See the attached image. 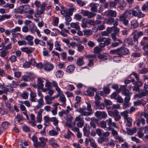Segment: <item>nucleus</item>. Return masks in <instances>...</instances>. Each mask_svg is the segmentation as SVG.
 <instances>
[{
    "label": "nucleus",
    "instance_id": "f257e3e1",
    "mask_svg": "<svg viewBox=\"0 0 148 148\" xmlns=\"http://www.w3.org/2000/svg\"><path fill=\"white\" fill-rule=\"evenodd\" d=\"M86 107H83L82 108H77L76 111L79 113H82L83 115L84 116H89L92 114L93 113V111L91 108V106L90 103L87 104V110L88 111H86Z\"/></svg>",
    "mask_w": 148,
    "mask_h": 148
},
{
    "label": "nucleus",
    "instance_id": "f03ea898",
    "mask_svg": "<svg viewBox=\"0 0 148 148\" xmlns=\"http://www.w3.org/2000/svg\"><path fill=\"white\" fill-rule=\"evenodd\" d=\"M40 141L38 142L37 144H35V148H40L39 147H44L46 145V142L48 140L47 138H44L43 137H40L39 138Z\"/></svg>",
    "mask_w": 148,
    "mask_h": 148
},
{
    "label": "nucleus",
    "instance_id": "7ed1b4c3",
    "mask_svg": "<svg viewBox=\"0 0 148 148\" xmlns=\"http://www.w3.org/2000/svg\"><path fill=\"white\" fill-rule=\"evenodd\" d=\"M118 110H115L113 111H109L108 114L109 116L114 117V120L116 121H119L121 119V116L119 114Z\"/></svg>",
    "mask_w": 148,
    "mask_h": 148
},
{
    "label": "nucleus",
    "instance_id": "20e7f679",
    "mask_svg": "<svg viewBox=\"0 0 148 148\" xmlns=\"http://www.w3.org/2000/svg\"><path fill=\"white\" fill-rule=\"evenodd\" d=\"M130 53L129 50L127 48L121 47L119 48V57H121L123 56L128 54Z\"/></svg>",
    "mask_w": 148,
    "mask_h": 148
},
{
    "label": "nucleus",
    "instance_id": "39448f33",
    "mask_svg": "<svg viewBox=\"0 0 148 148\" xmlns=\"http://www.w3.org/2000/svg\"><path fill=\"white\" fill-rule=\"evenodd\" d=\"M126 40L128 42L129 45H130L134 47H136L138 45V40L134 38V36L133 38H127Z\"/></svg>",
    "mask_w": 148,
    "mask_h": 148
},
{
    "label": "nucleus",
    "instance_id": "423d86ee",
    "mask_svg": "<svg viewBox=\"0 0 148 148\" xmlns=\"http://www.w3.org/2000/svg\"><path fill=\"white\" fill-rule=\"evenodd\" d=\"M132 12L130 10H127L125 11L123 14L120 17H122V20L124 19V18L130 19L132 16Z\"/></svg>",
    "mask_w": 148,
    "mask_h": 148
},
{
    "label": "nucleus",
    "instance_id": "0eeeda50",
    "mask_svg": "<svg viewBox=\"0 0 148 148\" xmlns=\"http://www.w3.org/2000/svg\"><path fill=\"white\" fill-rule=\"evenodd\" d=\"M81 13L84 16H87L89 18H92L95 16L96 14L92 12H89L88 10H82L81 11Z\"/></svg>",
    "mask_w": 148,
    "mask_h": 148
},
{
    "label": "nucleus",
    "instance_id": "6e6552de",
    "mask_svg": "<svg viewBox=\"0 0 148 148\" xmlns=\"http://www.w3.org/2000/svg\"><path fill=\"white\" fill-rule=\"evenodd\" d=\"M95 116L99 119L105 118L107 116V114L105 112L97 111L95 113Z\"/></svg>",
    "mask_w": 148,
    "mask_h": 148
},
{
    "label": "nucleus",
    "instance_id": "1a4fd4ad",
    "mask_svg": "<svg viewBox=\"0 0 148 148\" xmlns=\"http://www.w3.org/2000/svg\"><path fill=\"white\" fill-rule=\"evenodd\" d=\"M111 40H112L109 38L101 37L97 39L98 42H103L105 43V45L106 46H108L110 44Z\"/></svg>",
    "mask_w": 148,
    "mask_h": 148
},
{
    "label": "nucleus",
    "instance_id": "9d476101",
    "mask_svg": "<svg viewBox=\"0 0 148 148\" xmlns=\"http://www.w3.org/2000/svg\"><path fill=\"white\" fill-rule=\"evenodd\" d=\"M99 6V5L98 3L93 2L91 3L89 5L91 11L94 12H97L98 8Z\"/></svg>",
    "mask_w": 148,
    "mask_h": 148
},
{
    "label": "nucleus",
    "instance_id": "9b49d317",
    "mask_svg": "<svg viewBox=\"0 0 148 148\" xmlns=\"http://www.w3.org/2000/svg\"><path fill=\"white\" fill-rule=\"evenodd\" d=\"M21 31V27L18 26H16L14 28L12 29L11 31L12 37L13 38H16L17 36V34H16V32H20ZM17 34L20 35V33H18Z\"/></svg>",
    "mask_w": 148,
    "mask_h": 148
},
{
    "label": "nucleus",
    "instance_id": "f8f14e48",
    "mask_svg": "<svg viewBox=\"0 0 148 148\" xmlns=\"http://www.w3.org/2000/svg\"><path fill=\"white\" fill-rule=\"evenodd\" d=\"M97 89L95 88L92 87L89 88L86 91L87 95L88 96H93L94 95V92H96Z\"/></svg>",
    "mask_w": 148,
    "mask_h": 148
},
{
    "label": "nucleus",
    "instance_id": "ddd939ff",
    "mask_svg": "<svg viewBox=\"0 0 148 148\" xmlns=\"http://www.w3.org/2000/svg\"><path fill=\"white\" fill-rule=\"evenodd\" d=\"M99 122V120L95 119V118H92L90 119V126L91 127H93L94 128H95L96 127V124H97Z\"/></svg>",
    "mask_w": 148,
    "mask_h": 148
},
{
    "label": "nucleus",
    "instance_id": "4468645a",
    "mask_svg": "<svg viewBox=\"0 0 148 148\" xmlns=\"http://www.w3.org/2000/svg\"><path fill=\"white\" fill-rule=\"evenodd\" d=\"M53 67L52 64L47 63L43 65V68L44 69L47 71H50L52 70Z\"/></svg>",
    "mask_w": 148,
    "mask_h": 148
},
{
    "label": "nucleus",
    "instance_id": "2eb2a0df",
    "mask_svg": "<svg viewBox=\"0 0 148 148\" xmlns=\"http://www.w3.org/2000/svg\"><path fill=\"white\" fill-rule=\"evenodd\" d=\"M106 16L110 17H115L116 16V12L112 10H108Z\"/></svg>",
    "mask_w": 148,
    "mask_h": 148
},
{
    "label": "nucleus",
    "instance_id": "dca6fc26",
    "mask_svg": "<svg viewBox=\"0 0 148 148\" xmlns=\"http://www.w3.org/2000/svg\"><path fill=\"white\" fill-rule=\"evenodd\" d=\"M107 29L110 32L112 31H114V34H118L119 30V29L118 28L114 26H112L110 28L108 27Z\"/></svg>",
    "mask_w": 148,
    "mask_h": 148
},
{
    "label": "nucleus",
    "instance_id": "f3484780",
    "mask_svg": "<svg viewBox=\"0 0 148 148\" xmlns=\"http://www.w3.org/2000/svg\"><path fill=\"white\" fill-rule=\"evenodd\" d=\"M83 57L81 56L79 57L77 59L76 64L77 66H81L84 64V62L83 60Z\"/></svg>",
    "mask_w": 148,
    "mask_h": 148
},
{
    "label": "nucleus",
    "instance_id": "a211bd4d",
    "mask_svg": "<svg viewBox=\"0 0 148 148\" xmlns=\"http://www.w3.org/2000/svg\"><path fill=\"white\" fill-rule=\"evenodd\" d=\"M75 69V67L74 65H70L67 67L66 71L69 73H71L74 71Z\"/></svg>",
    "mask_w": 148,
    "mask_h": 148
},
{
    "label": "nucleus",
    "instance_id": "6ab92c4d",
    "mask_svg": "<svg viewBox=\"0 0 148 148\" xmlns=\"http://www.w3.org/2000/svg\"><path fill=\"white\" fill-rule=\"evenodd\" d=\"M136 127H133L132 129L129 128H126L127 134L130 135H132L133 134L136 133Z\"/></svg>",
    "mask_w": 148,
    "mask_h": 148
},
{
    "label": "nucleus",
    "instance_id": "aec40b11",
    "mask_svg": "<svg viewBox=\"0 0 148 148\" xmlns=\"http://www.w3.org/2000/svg\"><path fill=\"white\" fill-rule=\"evenodd\" d=\"M108 138L107 137L105 136L100 137L98 138V142L100 144H102L103 142L107 141L108 140Z\"/></svg>",
    "mask_w": 148,
    "mask_h": 148
},
{
    "label": "nucleus",
    "instance_id": "412c9836",
    "mask_svg": "<svg viewBox=\"0 0 148 148\" xmlns=\"http://www.w3.org/2000/svg\"><path fill=\"white\" fill-rule=\"evenodd\" d=\"M138 26V24L137 20H134L131 22V26L132 28L134 29L137 27Z\"/></svg>",
    "mask_w": 148,
    "mask_h": 148
},
{
    "label": "nucleus",
    "instance_id": "4be33fe9",
    "mask_svg": "<svg viewBox=\"0 0 148 148\" xmlns=\"http://www.w3.org/2000/svg\"><path fill=\"white\" fill-rule=\"evenodd\" d=\"M143 32L141 31H139L138 32H135L133 34V36L134 37V38H136L138 40V38L141 36L143 35Z\"/></svg>",
    "mask_w": 148,
    "mask_h": 148
},
{
    "label": "nucleus",
    "instance_id": "5701e85b",
    "mask_svg": "<svg viewBox=\"0 0 148 148\" xmlns=\"http://www.w3.org/2000/svg\"><path fill=\"white\" fill-rule=\"evenodd\" d=\"M37 81L38 82L37 86L38 88L42 89L44 86L43 84L44 81L40 78H38Z\"/></svg>",
    "mask_w": 148,
    "mask_h": 148
},
{
    "label": "nucleus",
    "instance_id": "b1692460",
    "mask_svg": "<svg viewBox=\"0 0 148 148\" xmlns=\"http://www.w3.org/2000/svg\"><path fill=\"white\" fill-rule=\"evenodd\" d=\"M89 141L90 145L94 148H96L97 147V145L95 144L94 140L92 138H89L88 141Z\"/></svg>",
    "mask_w": 148,
    "mask_h": 148
},
{
    "label": "nucleus",
    "instance_id": "393cba45",
    "mask_svg": "<svg viewBox=\"0 0 148 148\" xmlns=\"http://www.w3.org/2000/svg\"><path fill=\"white\" fill-rule=\"evenodd\" d=\"M80 113L81 114L79 115L78 116L76 117L75 121L79 122L84 121L83 116H84V115H83L82 113Z\"/></svg>",
    "mask_w": 148,
    "mask_h": 148
},
{
    "label": "nucleus",
    "instance_id": "a878e982",
    "mask_svg": "<svg viewBox=\"0 0 148 148\" xmlns=\"http://www.w3.org/2000/svg\"><path fill=\"white\" fill-rule=\"evenodd\" d=\"M60 8H61L60 12L62 15H64L65 14H67V9L64 7L63 5L61 6Z\"/></svg>",
    "mask_w": 148,
    "mask_h": 148
},
{
    "label": "nucleus",
    "instance_id": "bb28decb",
    "mask_svg": "<svg viewBox=\"0 0 148 148\" xmlns=\"http://www.w3.org/2000/svg\"><path fill=\"white\" fill-rule=\"evenodd\" d=\"M11 45V44L10 43L8 44L6 46H5L4 45V43H2L0 47H2V49L6 50L9 49H11L12 47Z\"/></svg>",
    "mask_w": 148,
    "mask_h": 148
},
{
    "label": "nucleus",
    "instance_id": "cd10ccee",
    "mask_svg": "<svg viewBox=\"0 0 148 148\" xmlns=\"http://www.w3.org/2000/svg\"><path fill=\"white\" fill-rule=\"evenodd\" d=\"M84 136H87L89 133V130L87 126H85L83 129Z\"/></svg>",
    "mask_w": 148,
    "mask_h": 148
},
{
    "label": "nucleus",
    "instance_id": "c85d7f7f",
    "mask_svg": "<svg viewBox=\"0 0 148 148\" xmlns=\"http://www.w3.org/2000/svg\"><path fill=\"white\" fill-rule=\"evenodd\" d=\"M70 25L71 27L75 28L76 29L78 30H79L80 29V27L78 25V23H71L70 24Z\"/></svg>",
    "mask_w": 148,
    "mask_h": 148
},
{
    "label": "nucleus",
    "instance_id": "c756f323",
    "mask_svg": "<svg viewBox=\"0 0 148 148\" xmlns=\"http://www.w3.org/2000/svg\"><path fill=\"white\" fill-rule=\"evenodd\" d=\"M10 125V123L8 122H4L1 124L2 127L3 129H5L9 127Z\"/></svg>",
    "mask_w": 148,
    "mask_h": 148
},
{
    "label": "nucleus",
    "instance_id": "7c9ffc66",
    "mask_svg": "<svg viewBox=\"0 0 148 148\" xmlns=\"http://www.w3.org/2000/svg\"><path fill=\"white\" fill-rule=\"evenodd\" d=\"M127 120V123L126 124V126L129 127H131L132 126V119L130 117H128L126 119Z\"/></svg>",
    "mask_w": 148,
    "mask_h": 148
},
{
    "label": "nucleus",
    "instance_id": "2f4dec72",
    "mask_svg": "<svg viewBox=\"0 0 148 148\" xmlns=\"http://www.w3.org/2000/svg\"><path fill=\"white\" fill-rule=\"evenodd\" d=\"M44 11L40 10V11L37 9L36 13H35L34 15L36 17H38L40 16V15L43 13Z\"/></svg>",
    "mask_w": 148,
    "mask_h": 148
},
{
    "label": "nucleus",
    "instance_id": "473e14b6",
    "mask_svg": "<svg viewBox=\"0 0 148 148\" xmlns=\"http://www.w3.org/2000/svg\"><path fill=\"white\" fill-rule=\"evenodd\" d=\"M21 50L23 52H26L27 54L31 53L32 52V50L28 48H22Z\"/></svg>",
    "mask_w": 148,
    "mask_h": 148
},
{
    "label": "nucleus",
    "instance_id": "72a5a7b5",
    "mask_svg": "<svg viewBox=\"0 0 148 148\" xmlns=\"http://www.w3.org/2000/svg\"><path fill=\"white\" fill-rule=\"evenodd\" d=\"M50 98V97L49 95H47L45 97V100L47 104H50L52 103V102Z\"/></svg>",
    "mask_w": 148,
    "mask_h": 148
},
{
    "label": "nucleus",
    "instance_id": "f704fd0d",
    "mask_svg": "<svg viewBox=\"0 0 148 148\" xmlns=\"http://www.w3.org/2000/svg\"><path fill=\"white\" fill-rule=\"evenodd\" d=\"M142 9L143 11L147 12L148 11V2L142 6Z\"/></svg>",
    "mask_w": 148,
    "mask_h": 148
},
{
    "label": "nucleus",
    "instance_id": "c9c22d12",
    "mask_svg": "<svg viewBox=\"0 0 148 148\" xmlns=\"http://www.w3.org/2000/svg\"><path fill=\"white\" fill-rule=\"evenodd\" d=\"M10 17V16L9 15H5L0 16V21L5 20V19H8Z\"/></svg>",
    "mask_w": 148,
    "mask_h": 148
},
{
    "label": "nucleus",
    "instance_id": "e433bc0d",
    "mask_svg": "<svg viewBox=\"0 0 148 148\" xmlns=\"http://www.w3.org/2000/svg\"><path fill=\"white\" fill-rule=\"evenodd\" d=\"M112 39L114 41H118L120 44L123 43V42L120 40H119L115 36V35L114 34H112Z\"/></svg>",
    "mask_w": 148,
    "mask_h": 148
},
{
    "label": "nucleus",
    "instance_id": "4c0bfd02",
    "mask_svg": "<svg viewBox=\"0 0 148 148\" xmlns=\"http://www.w3.org/2000/svg\"><path fill=\"white\" fill-rule=\"evenodd\" d=\"M119 48L116 49H113L110 50V53L112 54H117L119 56ZM119 57V56H118Z\"/></svg>",
    "mask_w": 148,
    "mask_h": 148
},
{
    "label": "nucleus",
    "instance_id": "58836bf2",
    "mask_svg": "<svg viewBox=\"0 0 148 148\" xmlns=\"http://www.w3.org/2000/svg\"><path fill=\"white\" fill-rule=\"evenodd\" d=\"M102 50V49L99 47H96L94 49V52L95 53H100Z\"/></svg>",
    "mask_w": 148,
    "mask_h": 148
},
{
    "label": "nucleus",
    "instance_id": "ea45409f",
    "mask_svg": "<svg viewBox=\"0 0 148 148\" xmlns=\"http://www.w3.org/2000/svg\"><path fill=\"white\" fill-rule=\"evenodd\" d=\"M128 112L127 110L125 111H124L121 112V114L122 116H123L124 118L125 119H127V118H128L127 117V116H128Z\"/></svg>",
    "mask_w": 148,
    "mask_h": 148
},
{
    "label": "nucleus",
    "instance_id": "a19ab883",
    "mask_svg": "<svg viewBox=\"0 0 148 148\" xmlns=\"http://www.w3.org/2000/svg\"><path fill=\"white\" fill-rule=\"evenodd\" d=\"M122 17H119V19L121 21L123 22V24L125 25H127L129 22V21L128 20L126 19V18H124V19L122 20Z\"/></svg>",
    "mask_w": 148,
    "mask_h": 148
},
{
    "label": "nucleus",
    "instance_id": "79ce46f5",
    "mask_svg": "<svg viewBox=\"0 0 148 148\" xmlns=\"http://www.w3.org/2000/svg\"><path fill=\"white\" fill-rule=\"evenodd\" d=\"M117 3L114 1H111L110 3V9H112L113 8H115L116 5Z\"/></svg>",
    "mask_w": 148,
    "mask_h": 148
},
{
    "label": "nucleus",
    "instance_id": "37998d69",
    "mask_svg": "<svg viewBox=\"0 0 148 148\" xmlns=\"http://www.w3.org/2000/svg\"><path fill=\"white\" fill-rule=\"evenodd\" d=\"M55 46L56 47V48H55L56 50H58L59 51H62V49L60 48V45L59 44L57 41H56L55 42Z\"/></svg>",
    "mask_w": 148,
    "mask_h": 148
},
{
    "label": "nucleus",
    "instance_id": "c03bdc74",
    "mask_svg": "<svg viewBox=\"0 0 148 148\" xmlns=\"http://www.w3.org/2000/svg\"><path fill=\"white\" fill-rule=\"evenodd\" d=\"M103 92L106 94H108L110 92V90L109 89V88L108 86H105L103 88Z\"/></svg>",
    "mask_w": 148,
    "mask_h": 148
},
{
    "label": "nucleus",
    "instance_id": "a18cd8bd",
    "mask_svg": "<svg viewBox=\"0 0 148 148\" xmlns=\"http://www.w3.org/2000/svg\"><path fill=\"white\" fill-rule=\"evenodd\" d=\"M143 100L140 99L135 101L134 102V105L135 106H140L142 104Z\"/></svg>",
    "mask_w": 148,
    "mask_h": 148
},
{
    "label": "nucleus",
    "instance_id": "49530a36",
    "mask_svg": "<svg viewBox=\"0 0 148 148\" xmlns=\"http://www.w3.org/2000/svg\"><path fill=\"white\" fill-rule=\"evenodd\" d=\"M114 18L112 17H109L107 20V23L110 24L113 23L114 21Z\"/></svg>",
    "mask_w": 148,
    "mask_h": 148
},
{
    "label": "nucleus",
    "instance_id": "de8ad7c7",
    "mask_svg": "<svg viewBox=\"0 0 148 148\" xmlns=\"http://www.w3.org/2000/svg\"><path fill=\"white\" fill-rule=\"evenodd\" d=\"M134 84L136 86L139 87L142 86L143 85L142 82L141 81H140L139 80H137V81L135 82L134 83Z\"/></svg>",
    "mask_w": 148,
    "mask_h": 148
},
{
    "label": "nucleus",
    "instance_id": "09e8293b",
    "mask_svg": "<svg viewBox=\"0 0 148 148\" xmlns=\"http://www.w3.org/2000/svg\"><path fill=\"white\" fill-rule=\"evenodd\" d=\"M122 94L125 96L130 95V92H129L128 90L125 89L124 90H122Z\"/></svg>",
    "mask_w": 148,
    "mask_h": 148
},
{
    "label": "nucleus",
    "instance_id": "8fccbe9b",
    "mask_svg": "<svg viewBox=\"0 0 148 148\" xmlns=\"http://www.w3.org/2000/svg\"><path fill=\"white\" fill-rule=\"evenodd\" d=\"M47 45L49 47V51H51L53 49V43L49 41H48L47 42Z\"/></svg>",
    "mask_w": 148,
    "mask_h": 148
},
{
    "label": "nucleus",
    "instance_id": "3c124183",
    "mask_svg": "<svg viewBox=\"0 0 148 148\" xmlns=\"http://www.w3.org/2000/svg\"><path fill=\"white\" fill-rule=\"evenodd\" d=\"M49 134L50 136H56L58 135V132L56 131L53 130H52L50 131L49 132Z\"/></svg>",
    "mask_w": 148,
    "mask_h": 148
},
{
    "label": "nucleus",
    "instance_id": "603ef678",
    "mask_svg": "<svg viewBox=\"0 0 148 148\" xmlns=\"http://www.w3.org/2000/svg\"><path fill=\"white\" fill-rule=\"evenodd\" d=\"M28 93L27 92H24L21 95V97L24 99H26L28 98Z\"/></svg>",
    "mask_w": 148,
    "mask_h": 148
},
{
    "label": "nucleus",
    "instance_id": "864d4df0",
    "mask_svg": "<svg viewBox=\"0 0 148 148\" xmlns=\"http://www.w3.org/2000/svg\"><path fill=\"white\" fill-rule=\"evenodd\" d=\"M60 99L63 104L65 103L66 101V99L65 96L64 95H62L60 96Z\"/></svg>",
    "mask_w": 148,
    "mask_h": 148
},
{
    "label": "nucleus",
    "instance_id": "5fc2aeb1",
    "mask_svg": "<svg viewBox=\"0 0 148 148\" xmlns=\"http://www.w3.org/2000/svg\"><path fill=\"white\" fill-rule=\"evenodd\" d=\"M74 9L73 8H70L68 9L67 14H66L71 16L72 15L74 11Z\"/></svg>",
    "mask_w": 148,
    "mask_h": 148
},
{
    "label": "nucleus",
    "instance_id": "6e6d98bb",
    "mask_svg": "<svg viewBox=\"0 0 148 148\" xmlns=\"http://www.w3.org/2000/svg\"><path fill=\"white\" fill-rule=\"evenodd\" d=\"M95 103L96 106H98L100 103V100L101 98H99L98 97H95Z\"/></svg>",
    "mask_w": 148,
    "mask_h": 148
},
{
    "label": "nucleus",
    "instance_id": "4d7b16f0",
    "mask_svg": "<svg viewBox=\"0 0 148 148\" xmlns=\"http://www.w3.org/2000/svg\"><path fill=\"white\" fill-rule=\"evenodd\" d=\"M119 96L116 92H114L111 95V98L116 99Z\"/></svg>",
    "mask_w": 148,
    "mask_h": 148
},
{
    "label": "nucleus",
    "instance_id": "13d9d810",
    "mask_svg": "<svg viewBox=\"0 0 148 148\" xmlns=\"http://www.w3.org/2000/svg\"><path fill=\"white\" fill-rule=\"evenodd\" d=\"M73 119V117L71 115H67L66 120L68 122H71Z\"/></svg>",
    "mask_w": 148,
    "mask_h": 148
},
{
    "label": "nucleus",
    "instance_id": "bf43d9fd",
    "mask_svg": "<svg viewBox=\"0 0 148 148\" xmlns=\"http://www.w3.org/2000/svg\"><path fill=\"white\" fill-rule=\"evenodd\" d=\"M148 72V69L146 68H145L141 70H140L139 73L140 74H145L147 72Z\"/></svg>",
    "mask_w": 148,
    "mask_h": 148
},
{
    "label": "nucleus",
    "instance_id": "052dcab7",
    "mask_svg": "<svg viewBox=\"0 0 148 148\" xmlns=\"http://www.w3.org/2000/svg\"><path fill=\"white\" fill-rule=\"evenodd\" d=\"M103 92L102 91H99L97 92L96 95L95 97H98L99 98H101L100 97L102 95Z\"/></svg>",
    "mask_w": 148,
    "mask_h": 148
},
{
    "label": "nucleus",
    "instance_id": "680f3d73",
    "mask_svg": "<svg viewBox=\"0 0 148 148\" xmlns=\"http://www.w3.org/2000/svg\"><path fill=\"white\" fill-rule=\"evenodd\" d=\"M32 140L34 142V147L35 145H34L35 144H36L38 143V140L37 137L35 136H33L32 137Z\"/></svg>",
    "mask_w": 148,
    "mask_h": 148
},
{
    "label": "nucleus",
    "instance_id": "e2e57ef3",
    "mask_svg": "<svg viewBox=\"0 0 148 148\" xmlns=\"http://www.w3.org/2000/svg\"><path fill=\"white\" fill-rule=\"evenodd\" d=\"M142 97L148 95V90H145L144 91L140 92Z\"/></svg>",
    "mask_w": 148,
    "mask_h": 148
},
{
    "label": "nucleus",
    "instance_id": "0e129e2a",
    "mask_svg": "<svg viewBox=\"0 0 148 148\" xmlns=\"http://www.w3.org/2000/svg\"><path fill=\"white\" fill-rule=\"evenodd\" d=\"M63 73L62 71H58L56 72V75L57 77H60L62 75Z\"/></svg>",
    "mask_w": 148,
    "mask_h": 148
},
{
    "label": "nucleus",
    "instance_id": "69168bd1",
    "mask_svg": "<svg viewBox=\"0 0 148 148\" xmlns=\"http://www.w3.org/2000/svg\"><path fill=\"white\" fill-rule=\"evenodd\" d=\"M132 90L133 91H135L139 92L140 90V87L135 85L132 87Z\"/></svg>",
    "mask_w": 148,
    "mask_h": 148
},
{
    "label": "nucleus",
    "instance_id": "338daca9",
    "mask_svg": "<svg viewBox=\"0 0 148 148\" xmlns=\"http://www.w3.org/2000/svg\"><path fill=\"white\" fill-rule=\"evenodd\" d=\"M71 135H73V134L72 132H67V134L64 135V136L65 138L69 139L70 138Z\"/></svg>",
    "mask_w": 148,
    "mask_h": 148
},
{
    "label": "nucleus",
    "instance_id": "774afa93",
    "mask_svg": "<svg viewBox=\"0 0 148 148\" xmlns=\"http://www.w3.org/2000/svg\"><path fill=\"white\" fill-rule=\"evenodd\" d=\"M16 118L18 119V122L19 123L21 121L23 120L22 117L20 114H18L16 116Z\"/></svg>",
    "mask_w": 148,
    "mask_h": 148
}]
</instances>
